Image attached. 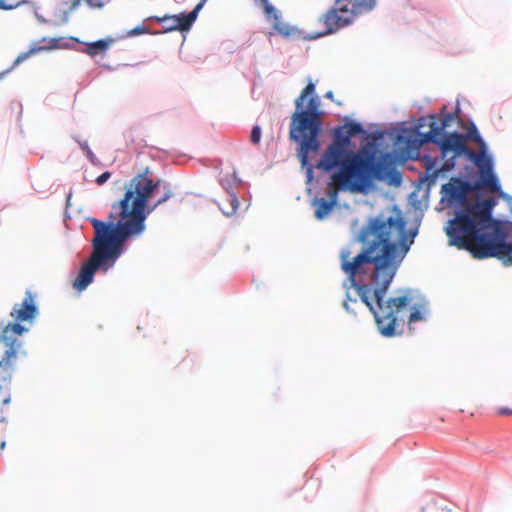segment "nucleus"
<instances>
[{"label":"nucleus","mask_w":512,"mask_h":512,"mask_svg":"<svg viewBox=\"0 0 512 512\" xmlns=\"http://www.w3.org/2000/svg\"><path fill=\"white\" fill-rule=\"evenodd\" d=\"M466 174L452 176L440 189V202L444 208L453 211L444 228L450 246L466 250L472 255L475 249H484L494 239H504L511 220H503L493 216L497 200L483 198L482 189H491L504 201H511L512 196L503 191L500 179L492 168L491 174H482L466 166Z\"/></svg>","instance_id":"1"},{"label":"nucleus","mask_w":512,"mask_h":512,"mask_svg":"<svg viewBox=\"0 0 512 512\" xmlns=\"http://www.w3.org/2000/svg\"><path fill=\"white\" fill-rule=\"evenodd\" d=\"M349 256V249L341 250V269L348 276V279L343 283L346 289L344 309L347 313L356 316L355 310L349 304V302L357 303V299L352 298L349 292L353 288L361 302L373 314L379 333L386 338L394 337L398 327L397 313L409 306L411 302V289H399L397 292L403 293L402 295L386 298V294L397 271L390 269L381 270L379 267H373L369 280L365 281L363 276L368 274V269L366 266L350 263L348 260Z\"/></svg>","instance_id":"2"},{"label":"nucleus","mask_w":512,"mask_h":512,"mask_svg":"<svg viewBox=\"0 0 512 512\" xmlns=\"http://www.w3.org/2000/svg\"><path fill=\"white\" fill-rule=\"evenodd\" d=\"M394 211L395 216L386 219L382 216L372 217L362 227L357 240L364 246L349 260L350 263L398 271L413 243L407 234V221L401 210L395 205Z\"/></svg>","instance_id":"3"},{"label":"nucleus","mask_w":512,"mask_h":512,"mask_svg":"<svg viewBox=\"0 0 512 512\" xmlns=\"http://www.w3.org/2000/svg\"><path fill=\"white\" fill-rule=\"evenodd\" d=\"M324 114L316 86L310 81L295 99L289 127V140L297 145V158L305 170L307 184L313 182L311 155L321 150Z\"/></svg>","instance_id":"4"},{"label":"nucleus","mask_w":512,"mask_h":512,"mask_svg":"<svg viewBox=\"0 0 512 512\" xmlns=\"http://www.w3.org/2000/svg\"><path fill=\"white\" fill-rule=\"evenodd\" d=\"M312 166L351 192L367 194L375 189L374 180L384 178L380 168L374 169L364 154L355 149L326 147Z\"/></svg>","instance_id":"5"},{"label":"nucleus","mask_w":512,"mask_h":512,"mask_svg":"<svg viewBox=\"0 0 512 512\" xmlns=\"http://www.w3.org/2000/svg\"><path fill=\"white\" fill-rule=\"evenodd\" d=\"M450 150L449 160H453L455 167L457 159L461 157L472 163L477 170H481L482 174H491L495 167L494 156L474 121H470L466 132L452 131Z\"/></svg>","instance_id":"6"},{"label":"nucleus","mask_w":512,"mask_h":512,"mask_svg":"<svg viewBox=\"0 0 512 512\" xmlns=\"http://www.w3.org/2000/svg\"><path fill=\"white\" fill-rule=\"evenodd\" d=\"M122 198L111 205V211L106 220L89 218L94 229V237L91 244L96 248H102L119 257L126 251V243L136 239L135 234L126 232L120 222L124 219Z\"/></svg>","instance_id":"7"},{"label":"nucleus","mask_w":512,"mask_h":512,"mask_svg":"<svg viewBox=\"0 0 512 512\" xmlns=\"http://www.w3.org/2000/svg\"><path fill=\"white\" fill-rule=\"evenodd\" d=\"M91 247L92 254L89 261L82 264L73 282L74 289L79 292L84 291L94 281L97 271L106 273L114 267L116 261L120 258L102 248H96L93 244H91Z\"/></svg>","instance_id":"8"},{"label":"nucleus","mask_w":512,"mask_h":512,"mask_svg":"<svg viewBox=\"0 0 512 512\" xmlns=\"http://www.w3.org/2000/svg\"><path fill=\"white\" fill-rule=\"evenodd\" d=\"M158 178L153 177V172L146 167L142 172L135 174L128 182L125 183V193L122 197V205L142 201L151 200L157 192Z\"/></svg>","instance_id":"9"},{"label":"nucleus","mask_w":512,"mask_h":512,"mask_svg":"<svg viewBox=\"0 0 512 512\" xmlns=\"http://www.w3.org/2000/svg\"><path fill=\"white\" fill-rule=\"evenodd\" d=\"M158 200L151 202L150 200H142L123 206L124 219L120 222L121 227L126 232L135 234L136 238L143 235L146 230V220L158 206Z\"/></svg>","instance_id":"10"},{"label":"nucleus","mask_w":512,"mask_h":512,"mask_svg":"<svg viewBox=\"0 0 512 512\" xmlns=\"http://www.w3.org/2000/svg\"><path fill=\"white\" fill-rule=\"evenodd\" d=\"M323 21L325 26V32L317 33V34H305L303 32V37L299 39L304 40H314L320 36H324L327 34H333L336 31L345 28L354 22V17L351 15L349 11V6L345 2L337 3V0L334 2V6H332L320 19Z\"/></svg>","instance_id":"11"},{"label":"nucleus","mask_w":512,"mask_h":512,"mask_svg":"<svg viewBox=\"0 0 512 512\" xmlns=\"http://www.w3.org/2000/svg\"><path fill=\"white\" fill-rule=\"evenodd\" d=\"M39 309L34 301L31 291H26L21 304H15L10 312V316L15 319L5 327L15 336H22L29 331L23 322H32L38 315Z\"/></svg>","instance_id":"12"},{"label":"nucleus","mask_w":512,"mask_h":512,"mask_svg":"<svg viewBox=\"0 0 512 512\" xmlns=\"http://www.w3.org/2000/svg\"><path fill=\"white\" fill-rule=\"evenodd\" d=\"M475 259H487L491 257L498 258L503 265H512V227H509L505 233L504 239H494L484 249H475L472 251Z\"/></svg>","instance_id":"13"},{"label":"nucleus","mask_w":512,"mask_h":512,"mask_svg":"<svg viewBox=\"0 0 512 512\" xmlns=\"http://www.w3.org/2000/svg\"><path fill=\"white\" fill-rule=\"evenodd\" d=\"M255 5L262 8L267 21L273 20L272 29L276 31L283 38L298 39L303 37V32L300 28L289 23L281 22V12L270 3L269 0H253Z\"/></svg>","instance_id":"14"},{"label":"nucleus","mask_w":512,"mask_h":512,"mask_svg":"<svg viewBox=\"0 0 512 512\" xmlns=\"http://www.w3.org/2000/svg\"><path fill=\"white\" fill-rule=\"evenodd\" d=\"M433 133L434 132H430V131L414 132L413 147L420 148L427 144H433L438 148V150L440 152L441 160L443 162H446V160H449V157L451 155L450 146H447L445 141L434 136Z\"/></svg>","instance_id":"15"},{"label":"nucleus","mask_w":512,"mask_h":512,"mask_svg":"<svg viewBox=\"0 0 512 512\" xmlns=\"http://www.w3.org/2000/svg\"><path fill=\"white\" fill-rule=\"evenodd\" d=\"M455 169L453 160H446L443 162L441 166H439L437 171L433 173H424L419 175L418 180L414 183L415 190L419 192V190L427 185L425 190V196L428 197L430 194L431 186L436 183L439 177H445L448 173L452 172Z\"/></svg>","instance_id":"16"},{"label":"nucleus","mask_w":512,"mask_h":512,"mask_svg":"<svg viewBox=\"0 0 512 512\" xmlns=\"http://www.w3.org/2000/svg\"><path fill=\"white\" fill-rule=\"evenodd\" d=\"M163 24L172 22V26H162L161 30H157L155 34H164L173 31H180L181 33L189 32L194 22L189 20L187 12H181L179 14H166L164 15Z\"/></svg>","instance_id":"17"},{"label":"nucleus","mask_w":512,"mask_h":512,"mask_svg":"<svg viewBox=\"0 0 512 512\" xmlns=\"http://www.w3.org/2000/svg\"><path fill=\"white\" fill-rule=\"evenodd\" d=\"M337 200L338 192L336 191L329 192V199L315 196L311 202L312 206L315 208V218L317 220H324L337 205Z\"/></svg>","instance_id":"18"},{"label":"nucleus","mask_w":512,"mask_h":512,"mask_svg":"<svg viewBox=\"0 0 512 512\" xmlns=\"http://www.w3.org/2000/svg\"><path fill=\"white\" fill-rule=\"evenodd\" d=\"M327 147L340 149H355V143L344 125H336L331 130V142Z\"/></svg>","instance_id":"19"},{"label":"nucleus","mask_w":512,"mask_h":512,"mask_svg":"<svg viewBox=\"0 0 512 512\" xmlns=\"http://www.w3.org/2000/svg\"><path fill=\"white\" fill-rule=\"evenodd\" d=\"M82 0H61L63 5H67L68 9L61 10V22L66 24L69 21V14L80 6ZM90 8H103L108 0H85Z\"/></svg>","instance_id":"20"},{"label":"nucleus","mask_w":512,"mask_h":512,"mask_svg":"<svg viewBox=\"0 0 512 512\" xmlns=\"http://www.w3.org/2000/svg\"><path fill=\"white\" fill-rule=\"evenodd\" d=\"M389 136L393 139L396 145L410 144L413 147L414 131L411 126H406L401 123L399 127H392L389 129Z\"/></svg>","instance_id":"21"},{"label":"nucleus","mask_w":512,"mask_h":512,"mask_svg":"<svg viewBox=\"0 0 512 512\" xmlns=\"http://www.w3.org/2000/svg\"><path fill=\"white\" fill-rule=\"evenodd\" d=\"M114 41L115 39L109 36L92 42H83L82 44L85 45V48L81 51L90 57H95L104 54Z\"/></svg>","instance_id":"22"},{"label":"nucleus","mask_w":512,"mask_h":512,"mask_svg":"<svg viewBox=\"0 0 512 512\" xmlns=\"http://www.w3.org/2000/svg\"><path fill=\"white\" fill-rule=\"evenodd\" d=\"M428 126L430 127V132H434V136L446 142L447 146H451L452 141V131H444L443 126L440 124V120L438 114L430 113L428 114Z\"/></svg>","instance_id":"23"},{"label":"nucleus","mask_w":512,"mask_h":512,"mask_svg":"<svg viewBox=\"0 0 512 512\" xmlns=\"http://www.w3.org/2000/svg\"><path fill=\"white\" fill-rule=\"evenodd\" d=\"M344 122L345 123L343 125L346 127L351 138L358 137L361 140H368L370 138L368 131L360 121L354 120L349 116H345Z\"/></svg>","instance_id":"24"},{"label":"nucleus","mask_w":512,"mask_h":512,"mask_svg":"<svg viewBox=\"0 0 512 512\" xmlns=\"http://www.w3.org/2000/svg\"><path fill=\"white\" fill-rule=\"evenodd\" d=\"M349 6V11L354 19L364 13L371 12L377 5V0H351L346 2Z\"/></svg>","instance_id":"25"},{"label":"nucleus","mask_w":512,"mask_h":512,"mask_svg":"<svg viewBox=\"0 0 512 512\" xmlns=\"http://www.w3.org/2000/svg\"><path fill=\"white\" fill-rule=\"evenodd\" d=\"M221 187L229 194L230 192H236L235 188L239 186H243L244 182L237 176L236 171L232 174L225 175L220 179Z\"/></svg>","instance_id":"26"},{"label":"nucleus","mask_w":512,"mask_h":512,"mask_svg":"<svg viewBox=\"0 0 512 512\" xmlns=\"http://www.w3.org/2000/svg\"><path fill=\"white\" fill-rule=\"evenodd\" d=\"M72 139L79 144L83 154L87 158V160L93 165L98 166L101 165L100 160L96 157L94 152L91 150L88 142L86 140H81L78 135H72Z\"/></svg>","instance_id":"27"},{"label":"nucleus","mask_w":512,"mask_h":512,"mask_svg":"<svg viewBox=\"0 0 512 512\" xmlns=\"http://www.w3.org/2000/svg\"><path fill=\"white\" fill-rule=\"evenodd\" d=\"M428 313L427 302L424 300L423 303H416L411 307V312L409 315V322H417L425 319L426 314Z\"/></svg>","instance_id":"28"},{"label":"nucleus","mask_w":512,"mask_h":512,"mask_svg":"<svg viewBox=\"0 0 512 512\" xmlns=\"http://www.w3.org/2000/svg\"><path fill=\"white\" fill-rule=\"evenodd\" d=\"M0 342H2L5 347L11 348H21L23 342L17 338V336L13 335L6 327H3L0 334Z\"/></svg>","instance_id":"29"},{"label":"nucleus","mask_w":512,"mask_h":512,"mask_svg":"<svg viewBox=\"0 0 512 512\" xmlns=\"http://www.w3.org/2000/svg\"><path fill=\"white\" fill-rule=\"evenodd\" d=\"M20 348H11L6 347V350L4 352V355L2 359L0 360V368L7 370L8 368H12L16 359H17V353Z\"/></svg>","instance_id":"30"},{"label":"nucleus","mask_w":512,"mask_h":512,"mask_svg":"<svg viewBox=\"0 0 512 512\" xmlns=\"http://www.w3.org/2000/svg\"><path fill=\"white\" fill-rule=\"evenodd\" d=\"M159 184L157 185V191L161 189L163 194L160 198H158V203L164 204L169 199H171L174 195L172 184L169 181H166L162 178H158Z\"/></svg>","instance_id":"31"},{"label":"nucleus","mask_w":512,"mask_h":512,"mask_svg":"<svg viewBox=\"0 0 512 512\" xmlns=\"http://www.w3.org/2000/svg\"><path fill=\"white\" fill-rule=\"evenodd\" d=\"M386 171V181L389 185L399 187L403 182V176L400 171H398L394 166L388 165L385 167Z\"/></svg>","instance_id":"32"},{"label":"nucleus","mask_w":512,"mask_h":512,"mask_svg":"<svg viewBox=\"0 0 512 512\" xmlns=\"http://www.w3.org/2000/svg\"><path fill=\"white\" fill-rule=\"evenodd\" d=\"M370 138L367 141V145L371 149H377L384 141L385 135H389V130H375L369 133Z\"/></svg>","instance_id":"33"},{"label":"nucleus","mask_w":512,"mask_h":512,"mask_svg":"<svg viewBox=\"0 0 512 512\" xmlns=\"http://www.w3.org/2000/svg\"><path fill=\"white\" fill-rule=\"evenodd\" d=\"M420 159L424 163L425 173H433L438 170L439 167H437V164L439 160H441L440 155L432 156L430 154H422Z\"/></svg>","instance_id":"34"},{"label":"nucleus","mask_w":512,"mask_h":512,"mask_svg":"<svg viewBox=\"0 0 512 512\" xmlns=\"http://www.w3.org/2000/svg\"><path fill=\"white\" fill-rule=\"evenodd\" d=\"M44 50H45V47H41L36 44L33 45L28 51L22 52L17 56V58L14 60V62L12 64V66L10 67L11 70L14 67L18 66L23 61L27 60L31 55L41 52V51H44Z\"/></svg>","instance_id":"35"},{"label":"nucleus","mask_w":512,"mask_h":512,"mask_svg":"<svg viewBox=\"0 0 512 512\" xmlns=\"http://www.w3.org/2000/svg\"><path fill=\"white\" fill-rule=\"evenodd\" d=\"M441 119L440 124L443 126V130L447 131V128L451 125L453 121H455V113L454 112H447V107L443 106L440 112Z\"/></svg>","instance_id":"36"},{"label":"nucleus","mask_w":512,"mask_h":512,"mask_svg":"<svg viewBox=\"0 0 512 512\" xmlns=\"http://www.w3.org/2000/svg\"><path fill=\"white\" fill-rule=\"evenodd\" d=\"M228 195V202L230 204V210L228 211H224L223 210V214L226 215V216H232L236 213V211L238 210V207L240 205V201H239V198H238V195L236 192H230Z\"/></svg>","instance_id":"37"},{"label":"nucleus","mask_w":512,"mask_h":512,"mask_svg":"<svg viewBox=\"0 0 512 512\" xmlns=\"http://www.w3.org/2000/svg\"><path fill=\"white\" fill-rule=\"evenodd\" d=\"M157 30H151L150 28L146 27L145 25H138L135 28L129 30L127 32V36L129 37H135L141 34H151L156 35L155 32Z\"/></svg>","instance_id":"38"},{"label":"nucleus","mask_w":512,"mask_h":512,"mask_svg":"<svg viewBox=\"0 0 512 512\" xmlns=\"http://www.w3.org/2000/svg\"><path fill=\"white\" fill-rule=\"evenodd\" d=\"M261 135H262L261 127L259 125H254L251 130L250 141L253 144H258L261 140Z\"/></svg>","instance_id":"39"},{"label":"nucleus","mask_w":512,"mask_h":512,"mask_svg":"<svg viewBox=\"0 0 512 512\" xmlns=\"http://www.w3.org/2000/svg\"><path fill=\"white\" fill-rule=\"evenodd\" d=\"M428 115H425V116H420L416 123L411 125L412 127V130L414 132H418V131H421V128L425 127L427 124H428Z\"/></svg>","instance_id":"40"},{"label":"nucleus","mask_w":512,"mask_h":512,"mask_svg":"<svg viewBox=\"0 0 512 512\" xmlns=\"http://www.w3.org/2000/svg\"><path fill=\"white\" fill-rule=\"evenodd\" d=\"M73 42L83 43L77 37H70L69 40L62 38V42H60L61 49H73Z\"/></svg>","instance_id":"41"},{"label":"nucleus","mask_w":512,"mask_h":512,"mask_svg":"<svg viewBox=\"0 0 512 512\" xmlns=\"http://www.w3.org/2000/svg\"><path fill=\"white\" fill-rule=\"evenodd\" d=\"M203 7L204 5H200V3H198L190 12H187V16H189V20L191 22H196L198 15Z\"/></svg>","instance_id":"42"},{"label":"nucleus","mask_w":512,"mask_h":512,"mask_svg":"<svg viewBox=\"0 0 512 512\" xmlns=\"http://www.w3.org/2000/svg\"><path fill=\"white\" fill-rule=\"evenodd\" d=\"M112 173L110 171H105L101 173L95 180L98 186H102L105 184L111 177Z\"/></svg>","instance_id":"43"},{"label":"nucleus","mask_w":512,"mask_h":512,"mask_svg":"<svg viewBox=\"0 0 512 512\" xmlns=\"http://www.w3.org/2000/svg\"><path fill=\"white\" fill-rule=\"evenodd\" d=\"M409 200H410V203L412 204V206L415 208V209H419L420 208V205H421V202L420 200L418 199V192L417 190H414L410 193L409 195Z\"/></svg>","instance_id":"44"},{"label":"nucleus","mask_w":512,"mask_h":512,"mask_svg":"<svg viewBox=\"0 0 512 512\" xmlns=\"http://www.w3.org/2000/svg\"><path fill=\"white\" fill-rule=\"evenodd\" d=\"M60 42H62V38H51L49 46H44L45 50L52 49H61Z\"/></svg>","instance_id":"45"},{"label":"nucleus","mask_w":512,"mask_h":512,"mask_svg":"<svg viewBox=\"0 0 512 512\" xmlns=\"http://www.w3.org/2000/svg\"><path fill=\"white\" fill-rule=\"evenodd\" d=\"M28 1H21L19 3H17L16 5H11V4H6V2L4 0H0V9L2 10H12L14 8H16L17 6L21 5V4H24V3H27Z\"/></svg>","instance_id":"46"},{"label":"nucleus","mask_w":512,"mask_h":512,"mask_svg":"<svg viewBox=\"0 0 512 512\" xmlns=\"http://www.w3.org/2000/svg\"><path fill=\"white\" fill-rule=\"evenodd\" d=\"M407 234L409 235L410 239L412 240V243H414V239L418 235V226L407 230Z\"/></svg>","instance_id":"47"},{"label":"nucleus","mask_w":512,"mask_h":512,"mask_svg":"<svg viewBox=\"0 0 512 512\" xmlns=\"http://www.w3.org/2000/svg\"><path fill=\"white\" fill-rule=\"evenodd\" d=\"M499 413L502 415H512V409L507 408V407H501L499 409Z\"/></svg>","instance_id":"48"},{"label":"nucleus","mask_w":512,"mask_h":512,"mask_svg":"<svg viewBox=\"0 0 512 512\" xmlns=\"http://www.w3.org/2000/svg\"><path fill=\"white\" fill-rule=\"evenodd\" d=\"M164 19V16L162 17H159V16H151L148 18V20H151V21H156V22H159L161 24H163V20Z\"/></svg>","instance_id":"49"},{"label":"nucleus","mask_w":512,"mask_h":512,"mask_svg":"<svg viewBox=\"0 0 512 512\" xmlns=\"http://www.w3.org/2000/svg\"><path fill=\"white\" fill-rule=\"evenodd\" d=\"M11 72V68H8L2 72H0V80H2L7 74Z\"/></svg>","instance_id":"50"},{"label":"nucleus","mask_w":512,"mask_h":512,"mask_svg":"<svg viewBox=\"0 0 512 512\" xmlns=\"http://www.w3.org/2000/svg\"><path fill=\"white\" fill-rule=\"evenodd\" d=\"M333 97H334V94L332 91H328L326 94H325V98H328V99H331L333 100Z\"/></svg>","instance_id":"51"},{"label":"nucleus","mask_w":512,"mask_h":512,"mask_svg":"<svg viewBox=\"0 0 512 512\" xmlns=\"http://www.w3.org/2000/svg\"><path fill=\"white\" fill-rule=\"evenodd\" d=\"M71 197H72V192L70 191L68 194H67V197H66V205H70V200H71Z\"/></svg>","instance_id":"52"},{"label":"nucleus","mask_w":512,"mask_h":512,"mask_svg":"<svg viewBox=\"0 0 512 512\" xmlns=\"http://www.w3.org/2000/svg\"><path fill=\"white\" fill-rule=\"evenodd\" d=\"M10 401H11V397H10V395H7V396L3 399V404H4V405H7V404H9V403H10Z\"/></svg>","instance_id":"53"},{"label":"nucleus","mask_w":512,"mask_h":512,"mask_svg":"<svg viewBox=\"0 0 512 512\" xmlns=\"http://www.w3.org/2000/svg\"><path fill=\"white\" fill-rule=\"evenodd\" d=\"M36 16H37V19H38L40 22H43V23H45V22H46V20H45L42 16H40V15H38V14H36Z\"/></svg>","instance_id":"54"},{"label":"nucleus","mask_w":512,"mask_h":512,"mask_svg":"<svg viewBox=\"0 0 512 512\" xmlns=\"http://www.w3.org/2000/svg\"><path fill=\"white\" fill-rule=\"evenodd\" d=\"M461 111V108H460V105L459 103L456 105V108H455V114L456 113H459Z\"/></svg>","instance_id":"55"},{"label":"nucleus","mask_w":512,"mask_h":512,"mask_svg":"<svg viewBox=\"0 0 512 512\" xmlns=\"http://www.w3.org/2000/svg\"><path fill=\"white\" fill-rule=\"evenodd\" d=\"M207 1H208V0H200V1H199V3H200V5H204V6H205V4H206V2H207Z\"/></svg>","instance_id":"56"},{"label":"nucleus","mask_w":512,"mask_h":512,"mask_svg":"<svg viewBox=\"0 0 512 512\" xmlns=\"http://www.w3.org/2000/svg\"><path fill=\"white\" fill-rule=\"evenodd\" d=\"M5 445H6V442H5V441H3V442L1 443V445H0L1 449H4Z\"/></svg>","instance_id":"57"},{"label":"nucleus","mask_w":512,"mask_h":512,"mask_svg":"<svg viewBox=\"0 0 512 512\" xmlns=\"http://www.w3.org/2000/svg\"><path fill=\"white\" fill-rule=\"evenodd\" d=\"M351 0H337V3L339 2H350Z\"/></svg>","instance_id":"58"},{"label":"nucleus","mask_w":512,"mask_h":512,"mask_svg":"<svg viewBox=\"0 0 512 512\" xmlns=\"http://www.w3.org/2000/svg\"><path fill=\"white\" fill-rule=\"evenodd\" d=\"M163 26H172V22H168L166 24H162Z\"/></svg>","instance_id":"59"},{"label":"nucleus","mask_w":512,"mask_h":512,"mask_svg":"<svg viewBox=\"0 0 512 512\" xmlns=\"http://www.w3.org/2000/svg\"><path fill=\"white\" fill-rule=\"evenodd\" d=\"M1 422H6V418L4 416H1V419H0Z\"/></svg>","instance_id":"60"},{"label":"nucleus","mask_w":512,"mask_h":512,"mask_svg":"<svg viewBox=\"0 0 512 512\" xmlns=\"http://www.w3.org/2000/svg\"><path fill=\"white\" fill-rule=\"evenodd\" d=\"M367 147L366 146H362L361 150L364 152L366 151Z\"/></svg>","instance_id":"61"}]
</instances>
